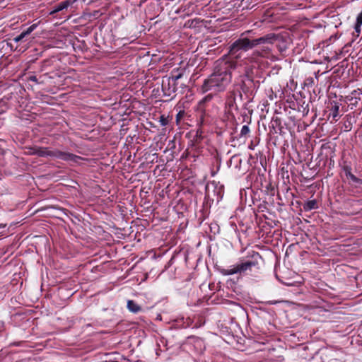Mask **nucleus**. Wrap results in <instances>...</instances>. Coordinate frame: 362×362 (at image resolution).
I'll return each instance as SVG.
<instances>
[{
    "mask_svg": "<svg viewBox=\"0 0 362 362\" xmlns=\"http://www.w3.org/2000/svg\"><path fill=\"white\" fill-rule=\"evenodd\" d=\"M276 38L277 35L274 33H269L259 37H255L253 30H246L242 33L240 37L230 45L228 54L237 59L241 57L243 52H246L258 45H263L262 47L254 50L250 55L245 59V64H258L261 58H269L272 54V49L268 45H264L273 44Z\"/></svg>",
    "mask_w": 362,
    "mask_h": 362,
    "instance_id": "obj_1",
    "label": "nucleus"
},
{
    "mask_svg": "<svg viewBox=\"0 0 362 362\" xmlns=\"http://www.w3.org/2000/svg\"><path fill=\"white\" fill-rule=\"evenodd\" d=\"M238 62L235 59H221L217 62L214 73L205 79L202 91L206 93L209 90L214 92L223 91L230 83L232 76L231 70L237 68Z\"/></svg>",
    "mask_w": 362,
    "mask_h": 362,
    "instance_id": "obj_2",
    "label": "nucleus"
},
{
    "mask_svg": "<svg viewBox=\"0 0 362 362\" xmlns=\"http://www.w3.org/2000/svg\"><path fill=\"white\" fill-rule=\"evenodd\" d=\"M262 257L259 252L252 251L251 255L244 262L233 265L229 269H221L219 272L224 276H230L236 274L240 275L248 274L252 269H259V262Z\"/></svg>",
    "mask_w": 362,
    "mask_h": 362,
    "instance_id": "obj_3",
    "label": "nucleus"
},
{
    "mask_svg": "<svg viewBox=\"0 0 362 362\" xmlns=\"http://www.w3.org/2000/svg\"><path fill=\"white\" fill-rule=\"evenodd\" d=\"M30 154L40 157H52L66 162L79 163L84 158L68 151L59 149H51L48 147L35 146L30 149Z\"/></svg>",
    "mask_w": 362,
    "mask_h": 362,
    "instance_id": "obj_4",
    "label": "nucleus"
},
{
    "mask_svg": "<svg viewBox=\"0 0 362 362\" xmlns=\"http://www.w3.org/2000/svg\"><path fill=\"white\" fill-rule=\"evenodd\" d=\"M183 73H178L170 77H163L161 88L164 96L170 97L179 90L178 81L183 79Z\"/></svg>",
    "mask_w": 362,
    "mask_h": 362,
    "instance_id": "obj_5",
    "label": "nucleus"
},
{
    "mask_svg": "<svg viewBox=\"0 0 362 362\" xmlns=\"http://www.w3.org/2000/svg\"><path fill=\"white\" fill-rule=\"evenodd\" d=\"M243 95L240 90L233 89L226 93L225 102V112L227 118L234 117L233 111H238L237 99L242 100Z\"/></svg>",
    "mask_w": 362,
    "mask_h": 362,
    "instance_id": "obj_6",
    "label": "nucleus"
},
{
    "mask_svg": "<svg viewBox=\"0 0 362 362\" xmlns=\"http://www.w3.org/2000/svg\"><path fill=\"white\" fill-rule=\"evenodd\" d=\"M255 88V83L252 77H250L247 73L244 79L242 80L240 84V92H243L245 94L252 93Z\"/></svg>",
    "mask_w": 362,
    "mask_h": 362,
    "instance_id": "obj_7",
    "label": "nucleus"
},
{
    "mask_svg": "<svg viewBox=\"0 0 362 362\" xmlns=\"http://www.w3.org/2000/svg\"><path fill=\"white\" fill-rule=\"evenodd\" d=\"M197 124L199 128L209 124V115L206 112L205 108H197Z\"/></svg>",
    "mask_w": 362,
    "mask_h": 362,
    "instance_id": "obj_8",
    "label": "nucleus"
},
{
    "mask_svg": "<svg viewBox=\"0 0 362 362\" xmlns=\"http://www.w3.org/2000/svg\"><path fill=\"white\" fill-rule=\"evenodd\" d=\"M194 320L189 317H181L175 320V325L179 328H187L192 326Z\"/></svg>",
    "mask_w": 362,
    "mask_h": 362,
    "instance_id": "obj_9",
    "label": "nucleus"
},
{
    "mask_svg": "<svg viewBox=\"0 0 362 362\" xmlns=\"http://www.w3.org/2000/svg\"><path fill=\"white\" fill-rule=\"evenodd\" d=\"M38 23H33L29 26L26 30H23L20 35L13 38V41L18 42L21 41L25 37L30 35L37 27Z\"/></svg>",
    "mask_w": 362,
    "mask_h": 362,
    "instance_id": "obj_10",
    "label": "nucleus"
},
{
    "mask_svg": "<svg viewBox=\"0 0 362 362\" xmlns=\"http://www.w3.org/2000/svg\"><path fill=\"white\" fill-rule=\"evenodd\" d=\"M38 23H33L29 26L26 30H23L20 35L13 38V41L18 42L21 41L25 37L30 35L37 27Z\"/></svg>",
    "mask_w": 362,
    "mask_h": 362,
    "instance_id": "obj_11",
    "label": "nucleus"
},
{
    "mask_svg": "<svg viewBox=\"0 0 362 362\" xmlns=\"http://www.w3.org/2000/svg\"><path fill=\"white\" fill-rule=\"evenodd\" d=\"M38 23H33L29 26L26 30H23L20 35L13 38V41L18 42L21 41L25 37L30 35L37 27Z\"/></svg>",
    "mask_w": 362,
    "mask_h": 362,
    "instance_id": "obj_12",
    "label": "nucleus"
},
{
    "mask_svg": "<svg viewBox=\"0 0 362 362\" xmlns=\"http://www.w3.org/2000/svg\"><path fill=\"white\" fill-rule=\"evenodd\" d=\"M202 134H203V131H202V128H198L197 130L196 131V134H195L194 138L190 141L192 146H194L195 148L199 147V144H200L201 141H202V139H204Z\"/></svg>",
    "mask_w": 362,
    "mask_h": 362,
    "instance_id": "obj_13",
    "label": "nucleus"
},
{
    "mask_svg": "<svg viewBox=\"0 0 362 362\" xmlns=\"http://www.w3.org/2000/svg\"><path fill=\"white\" fill-rule=\"evenodd\" d=\"M318 208L317 202L315 199L309 200L303 204V209L305 211H309L313 209Z\"/></svg>",
    "mask_w": 362,
    "mask_h": 362,
    "instance_id": "obj_14",
    "label": "nucleus"
},
{
    "mask_svg": "<svg viewBox=\"0 0 362 362\" xmlns=\"http://www.w3.org/2000/svg\"><path fill=\"white\" fill-rule=\"evenodd\" d=\"M127 308L130 312L134 313H137L141 310V308L133 300H129L127 301Z\"/></svg>",
    "mask_w": 362,
    "mask_h": 362,
    "instance_id": "obj_15",
    "label": "nucleus"
},
{
    "mask_svg": "<svg viewBox=\"0 0 362 362\" xmlns=\"http://www.w3.org/2000/svg\"><path fill=\"white\" fill-rule=\"evenodd\" d=\"M271 127L274 129L275 133H277L276 128H278L279 131H281V119L279 117L274 116L271 121Z\"/></svg>",
    "mask_w": 362,
    "mask_h": 362,
    "instance_id": "obj_16",
    "label": "nucleus"
},
{
    "mask_svg": "<svg viewBox=\"0 0 362 362\" xmlns=\"http://www.w3.org/2000/svg\"><path fill=\"white\" fill-rule=\"evenodd\" d=\"M211 187L214 188L213 192L214 194H216V201L218 202L221 199L223 194L222 187L220 186L218 187L217 185L214 182L211 183Z\"/></svg>",
    "mask_w": 362,
    "mask_h": 362,
    "instance_id": "obj_17",
    "label": "nucleus"
},
{
    "mask_svg": "<svg viewBox=\"0 0 362 362\" xmlns=\"http://www.w3.org/2000/svg\"><path fill=\"white\" fill-rule=\"evenodd\" d=\"M70 6V1L68 0L63 1L57 4L54 6V9L53 11L54 13L59 12L64 9H66Z\"/></svg>",
    "mask_w": 362,
    "mask_h": 362,
    "instance_id": "obj_18",
    "label": "nucleus"
},
{
    "mask_svg": "<svg viewBox=\"0 0 362 362\" xmlns=\"http://www.w3.org/2000/svg\"><path fill=\"white\" fill-rule=\"evenodd\" d=\"M344 127L346 131H350L352 128V117L350 115H346L344 117Z\"/></svg>",
    "mask_w": 362,
    "mask_h": 362,
    "instance_id": "obj_19",
    "label": "nucleus"
},
{
    "mask_svg": "<svg viewBox=\"0 0 362 362\" xmlns=\"http://www.w3.org/2000/svg\"><path fill=\"white\" fill-rule=\"evenodd\" d=\"M331 111H332V115L333 119L335 122H337L338 120V117L339 116V105L335 103L334 105L332 107Z\"/></svg>",
    "mask_w": 362,
    "mask_h": 362,
    "instance_id": "obj_20",
    "label": "nucleus"
},
{
    "mask_svg": "<svg viewBox=\"0 0 362 362\" xmlns=\"http://www.w3.org/2000/svg\"><path fill=\"white\" fill-rule=\"evenodd\" d=\"M213 98L211 94H209L204 97L198 103L199 108H205L204 105L206 103L209 102Z\"/></svg>",
    "mask_w": 362,
    "mask_h": 362,
    "instance_id": "obj_21",
    "label": "nucleus"
},
{
    "mask_svg": "<svg viewBox=\"0 0 362 362\" xmlns=\"http://www.w3.org/2000/svg\"><path fill=\"white\" fill-rule=\"evenodd\" d=\"M250 132V129L248 127V125L245 124L242 127L240 133V138H247Z\"/></svg>",
    "mask_w": 362,
    "mask_h": 362,
    "instance_id": "obj_22",
    "label": "nucleus"
},
{
    "mask_svg": "<svg viewBox=\"0 0 362 362\" xmlns=\"http://www.w3.org/2000/svg\"><path fill=\"white\" fill-rule=\"evenodd\" d=\"M346 177L356 184L362 185V180L355 176L351 172L346 175Z\"/></svg>",
    "mask_w": 362,
    "mask_h": 362,
    "instance_id": "obj_23",
    "label": "nucleus"
},
{
    "mask_svg": "<svg viewBox=\"0 0 362 362\" xmlns=\"http://www.w3.org/2000/svg\"><path fill=\"white\" fill-rule=\"evenodd\" d=\"M160 123L161 126H166L168 124V119L164 115L160 117Z\"/></svg>",
    "mask_w": 362,
    "mask_h": 362,
    "instance_id": "obj_24",
    "label": "nucleus"
},
{
    "mask_svg": "<svg viewBox=\"0 0 362 362\" xmlns=\"http://www.w3.org/2000/svg\"><path fill=\"white\" fill-rule=\"evenodd\" d=\"M178 87L181 90H184L187 88V85L185 81H182V79L178 81Z\"/></svg>",
    "mask_w": 362,
    "mask_h": 362,
    "instance_id": "obj_25",
    "label": "nucleus"
},
{
    "mask_svg": "<svg viewBox=\"0 0 362 362\" xmlns=\"http://www.w3.org/2000/svg\"><path fill=\"white\" fill-rule=\"evenodd\" d=\"M343 170L345 173V175H346L351 172V167L350 165H345L343 166Z\"/></svg>",
    "mask_w": 362,
    "mask_h": 362,
    "instance_id": "obj_26",
    "label": "nucleus"
},
{
    "mask_svg": "<svg viewBox=\"0 0 362 362\" xmlns=\"http://www.w3.org/2000/svg\"><path fill=\"white\" fill-rule=\"evenodd\" d=\"M185 115V111H180L177 115H176V120H177V122H178L180 121V119L184 116Z\"/></svg>",
    "mask_w": 362,
    "mask_h": 362,
    "instance_id": "obj_27",
    "label": "nucleus"
},
{
    "mask_svg": "<svg viewBox=\"0 0 362 362\" xmlns=\"http://www.w3.org/2000/svg\"><path fill=\"white\" fill-rule=\"evenodd\" d=\"M282 44H283L282 45H278L279 50L281 52H283L286 49V46L284 45V42H282Z\"/></svg>",
    "mask_w": 362,
    "mask_h": 362,
    "instance_id": "obj_28",
    "label": "nucleus"
},
{
    "mask_svg": "<svg viewBox=\"0 0 362 362\" xmlns=\"http://www.w3.org/2000/svg\"><path fill=\"white\" fill-rule=\"evenodd\" d=\"M29 80L31 81L35 82L37 83H40L39 79H38V78L36 76H30L29 77Z\"/></svg>",
    "mask_w": 362,
    "mask_h": 362,
    "instance_id": "obj_29",
    "label": "nucleus"
},
{
    "mask_svg": "<svg viewBox=\"0 0 362 362\" xmlns=\"http://www.w3.org/2000/svg\"><path fill=\"white\" fill-rule=\"evenodd\" d=\"M356 22H358V24L362 25V11L358 15Z\"/></svg>",
    "mask_w": 362,
    "mask_h": 362,
    "instance_id": "obj_30",
    "label": "nucleus"
},
{
    "mask_svg": "<svg viewBox=\"0 0 362 362\" xmlns=\"http://www.w3.org/2000/svg\"><path fill=\"white\" fill-rule=\"evenodd\" d=\"M210 185H206V196L208 197H210Z\"/></svg>",
    "mask_w": 362,
    "mask_h": 362,
    "instance_id": "obj_31",
    "label": "nucleus"
},
{
    "mask_svg": "<svg viewBox=\"0 0 362 362\" xmlns=\"http://www.w3.org/2000/svg\"><path fill=\"white\" fill-rule=\"evenodd\" d=\"M361 25H359L358 24V22H356V25H355V30L356 32L359 33L360 32V27H361Z\"/></svg>",
    "mask_w": 362,
    "mask_h": 362,
    "instance_id": "obj_32",
    "label": "nucleus"
}]
</instances>
